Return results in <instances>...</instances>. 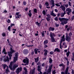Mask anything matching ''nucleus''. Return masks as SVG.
<instances>
[{
  "label": "nucleus",
  "instance_id": "62",
  "mask_svg": "<svg viewBox=\"0 0 74 74\" xmlns=\"http://www.w3.org/2000/svg\"><path fill=\"white\" fill-rule=\"evenodd\" d=\"M50 55H52V54H53V51H51L50 52Z\"/></svg>",
  "mask_w": 74,
  "mask_h": 74
},
{
  "label": "nucleus",
  "instance_id": "17",
  "mask_svg": "<svg viewBox=\"0 0 74 74\" xmlns=\"http://www.w3.org/2000/svg\"><path fill=\"white\" fill-rule=\"evenodd\" d=\"M60 52V49H59L58 48H56L54 50V52Z\"/></svg>",
  "mask_w": 74,
  "mask_h": 74
},
{
  "label": "nucleus",
  "instance_id": "46",
  "mask_svg": "<svg viewBox=\"0 0 74 74\" xmlns=\"http://www.w3.org/2000/svg\"><path fill=\"white\" fill-rule=\"evenodd\" d=\"M23 4L24 5H26V2L25 1H24L23 2Z\"/></svg>",
  "mask_w": 74,
  "mask_h": 74
},
{
  "label": "nucleus",
  "instance_id": "18",
  "mask_svg": "<svg viewBox=\"0 0 74 74\" xmlns=\"http://www.w3.org/2000/svg\"><path fill=\"white\" fill-rule=\"evenodd\" d=\"M3 53H4V54H5V55H6L7 52H6V51L5 49V48H3V51H2V53H3Z\"/></svg>",
  "mask_w": 74,
  "mask_h": 74
},
{
  "label": "nucleus",
  "instance_id": "34",
  "mask_svg": "<svg viewBox=\"0 0 74 74\" xmlns=\"http://www.w3.org/2000/svg\"><path fill=\"white\" fill-rule=\"evenodd\" d=\"M73 56L72 58V60L73 61H74V53L73 54Z\"/></svg>",
  "mask_w": 74,
  "mask_h": 74
},
{
  "label": "nucleus",
  "instance_id": "6",
  "mask_svg": "<svg viewBox=\"0 0 74 74\" xmlns=\"http://www.w3.org/2000/svg\"><path fill=\"white\" fill-rule=\"evenodd\" d=\"M14 56L15 57H14V63L16 62V61H17L18 60V53L17 52L15 53Z\"/></svg>",
  "mask_w": 74,
  "mask_h": 74
},
{
  "label": "nucleus",
  "instance_id": "30",
  "mask_svg": "<svg viewBox=\"0 0 74 74\" xmlns=\"http://www.w3.org/2000/svg\"><path fill=\"white\" fill-rule=\"evenodd\" d=\"M45 5L46 6H48L49 5V3L48 2H46L45 3Z\"/></svg>",
  "mask_w": 74,
  "mask_h": 74
},
{
  "label": "nucleus",
  "instance_id": "41",
  "mask_svg": "<svg viewBox=\"0 0 74 74\" xmlns=\"http://www.w3.org/2000/svg\"><path fill=\"white\" fill-rule=\"evenodd\" d=\"M37 65H38L39 66L41 65V63L40 62H39L37 64Z\"/></svg>",
  "mask_w": 74,
  "mask_h": 74
},
{
  "label": "nucleus",
  "instance_id": "63",
  "mask_svg": "<svg viewBox=\"0 0 74 74\" xmlns=\"http://www.w3.org/2000/svg\"><path fill=\"white\" fill-rule=\"evenodd\" d=\"M34 73H35V71H32V74H34Z\"/></svg>",
  "mask_w": 74,
  "mask_h": 74
},
{
  "label": "nucleus",
  "instance_id": "36",
  "mask_svg": "<svg viewBox=\"0 0 74 74\" xmlns=\"http://www.w3.org/2000/svg\"><path fill=\"white\" fill-rule=\"evenodd\" d=\"M69 37H71V36H72V35H73V34H72V33L70 32L69 34Z\"/></svg>",
  "mask_w": 74,
  "mask_h": 74
},
{
  "label": "nucleus",
  "instance_id": "31",
  "mask_svg": "<svg viewBox=\"0 0 74 74\" xmlns=\"http://www.w3.org/2000/svg\"><path fill=\"white\" fill-rule=\"evenodd\" d=\"M10 71L8 70V67L7 69H6V73H8V72H9Z\"/></svg>",
  "mask_w": 74,
  "mask_h": 74
},
{
  "label": "nucleus",
  "instance_id": "22",
  "mask_svg": "<svg viewBox=\"0 0 74 74\" xmlns=\"http://www.w3.org/2000/svg\"><path fill=\"white\" fill-rule=\"evenodd\" d=\"M28 15H29V16H30V17H31V16H32V13H31V10H29V13H28Z\"/></svg>",
  "mask_w": 74,
  "mask_h": 74
},
{
  "label": "nucleus",
  "instance_id": "23",
  "mask_svg": "<svg viewBox=\"0 0 74 74\" xmlns=\"http://www.w3.org/2000/svg\"><path fill=\"white\" fill-rule=\"evenodd\" d=\"M48 40H46L45 41H44V45H45V44H48Z\"/></svg>",
  "mask_w": 74,
  "mask_h": 74
},
{
  "label": "nucleus",
  "instance_id": "55",
  "mask_svg": "<svg viewBox=\"0 0 74 74\" xmlns=\"http://www.w3.org/2000/svg\"><path fill=\"white\" fill-rule=\"evenodd\" d=\"M45 66V64L44 63H43L42 65V66L43 67H44Z\"/></svg>",
  "mask_w": 74,
  "mask_h": 74
},
{
  "label": "nucleus",
  "instance_id": "5",
  "mask_svg": "<svg viewBox=\"0 0 74 74\" xmlns=\"http://www.w3.org/2000/svg\"><path fill=\"white\" fill-rule=\"evenodd\" d=\"M52 66L53 65L52 64L51 65L49 66V68L47 70V72L46 74H51V69H52Z\"/></svg>",
  "mask_w": 74,
  "mask_h": 74
},
{
  "label": "nucleus",
  "instance_id": "49",
  "mask_svg": "<svg viewBox=\"0 0 74 74\" xmlns=\"http://www.w3.org/2000/svg\"><path fill=\"white\" fill-rule=\"evenodd\" d=\"M36 25H38V26H39V25H40V23H39L38 22V21L36 22Z\"/></svg>",
  "mask_w": 74,
  "mask_h": 74
},
{
  "label": "nucleus",
  "instance_id": "60",
  "mask_svg": "<svg viewBox=\"0 0 74 74\" xmlns=\"http://www.w3.org/2000/svg\"><path fill=\"white\" fill-rule=\"evenodd\" d=\"M72 74H74V70L73 69H72Z\"/></svg>",
  "mask_w": 74,
  "mask_h": 74
},
{
  "label": "nucleus",
  "instance_id": "14",
  "mask_svg": "<svg viewBox=\"0 0 74 74\" xmlns=\"http://www.w3.org/2000/svg\"><path fill=\"white\" fill-rule=\"evenodd\" d=\"M44 51L45 52L44 54V56H47V54H48V50H47L46 49H45L44 50Z\"/></svg>",
  "mask_w": 74,
  "mask_h": 74
},
{
  "label": "nucleus",
  "instance_id": "13",
  "mask_svg": "<svg viewBox=\"0 0 74 74\" xmlns=\"http://www.w3.org/2000/svg\"><path fill=\"white\" fill-rule=\"evenodd\" d=\"M15 16L16 19H18L19 18V12H16Z\"/></svg>",
  "mask_w": 74,
  "mask_h": 74
},
{
  "label": "nucleus",
  "instance_id": "47",
  "mask_svg": "<svg viewBox=\"0 0 74 74\" xmlns=\"http://www.w3.org/2000/svg\"><path fill=\"white\" fill-rule=\"evenodd\" d=\"M50 19H51V18H48L47 17L46 18V19H47V21H48V22H49V21H50Z\"/></svg>",
  "mask_w": 74,
  "mask_h": 74
},
{
  "label": "nucleus",
  "instance_id": "45",
  "mask_svg": "<svg viewBox=\"0 0 74 74\" xmlns=\"http://www.w3.org/2000/svg\"><path fill=\"white\" fill-rule=\"evenodd\" d=\"M55 5L58 7H60V5H59V3H56L55 4Z\"/></svg>",
  "mask_w": 74,
  "mask_h": 74
},
{
  "label": "nucleus",
  "instance_id": "61",
  "mask_svg": "<svg viewBox=\"0 0 74 74\" xmlns=\"http://www.w3.org/2000/svg\"><path fill=\"white\" fill-rule=\"evenodd\" d=\"M39 7L40 9H42V5L41 4L39 5Z\"/></svg>",
  "mask_w": 74,
  "mask_h": 74
},
{
  "label": "nucleus",
  "instance_id": "2",
  "mask_svg": "<svg viewBox=\"0 0 74 74\" xmlns=\"http://www.w3.org/2000/svg\"><path fill=\"white\" fill-rule=\"evenodd\" d=\"M59 19L60 21H61V24L62 25H64V24L65 25L67 24L68 23V21H69V19L64 18H61L59 17Z\"/></svg>",
  "mask_w": 74,
  "mask_h": 74
},
{
  "label": "nucleus",
  "instance_id": "50",
  "mask_svg": "<svg viewBox=\"0 0 74 74\" xmlns=\"http://www.w3.org/2000/svg\"><path fill=\"white\" fill-rule=\"evenodd\" d=\"M68 4H69V5L70 6H71V2H70L69 1L68 2Z\"/></svg>",
  "mask_w": 74,
  "mask_h": 74
},
{
  "label": "nucleus",
  "instance_id": "24",
  "mask_svg": "<svg viewBox=\"0 0 74 74\" xmlns=\"http://www.w3.org/2000/svg\"><path fill=\"white\" fill-rule=\"evenodd\" d=\"M38 49H34V52L35 53V54H37V52L38 51Z\"/></svg>",
  "mask_w": 74,
  "mask_h": 74
},
{
  "label": "nucleus",
  "instance_id": "27",
  "mask_svg": "<svg viewBox=\"0 0 74 74\" xmlns=\"http://www.w3.org/2000/svg\"><path fill=\"white\" fill-rule=\"evenodd\" d=\"M51 4L52 5L51 6V9L53 7L55 6V3H51Z\"/></svg>",
  "mask_w": 74,
  "mask_h": 74
},
{
  "label": "nucleus",
  "instance_id": "52",
  "mask_svg": "<svg viewBox=\"0 0 74 74\" xmlns=\"http://www.w3.org/2000/svg\"><path fill=\"white\" fill-rule=\"evenodd\" d=\"M69 63H70V62L69 61L67 62V66H69Z\"/></svg>",
  "mask_w": 74,
  "mask_h": 74
},
{
  "label": "nucleus",
  "instance_id": "19",
  "mask_svg": "<svg viewBox=\"0 0 74 74\" xmlns=\"http://www.w3.org/2000/svg\"><path fill=\"white\" fill-rule=\"evenodd\" d=\"M50 15H52V16H56V15L54 13L53 11H52Z\"/></svg>",
  "mask_w": 74,
  "mask_h": 74
},
{
  "label": "nucleus",
  "instance_id": "33",
  "mask_svg": "<svg viewBox=\"0 0 74 74\" xmlns=\"http://www.w3.org/2000/svg\"><path fill=\"white\" fill-rule=\"evenodd\" d=\"M8 29L9 31H11V26H9L8 28Z\"/></svg>",
  "mask_w": 74,
  "mask_h": 74
},
{
  "label": "nucleus",
  "instance_id": "44",
  "mask_svg": "<svg viewBox=\"0 0 74 74\" xmlns=\"http://www.w3.org/2000/svg\"><path fill=\"white\" fill-rule=\"evenodd\" d=\"M34 12H35L36 13H37V9L35 8L34 9Z\"/></svg>",
  "mask_w": 74,
  "mask_h": 74
},
{
  "label": "nucleus",
  "instance_id": "15",
  "mask_svg": "<svg viewBox=\"0 0 74 74\" xmlns=\"http://www.w3.org/2000/svg\"><path fill=\"white\" fill-rule=\"evenodd\" d=\"M66 11L64 12V13L61 12L60 13L61 17H63V16H64V15L66 14Z\"/></svg>",
  "mask_w": 74,
  "mask_h": 74
},
{
  "label": "nucleus",
  "instance_id": "59",
  "mask_svg": "<svg viewBox=\"0 0 74 74\" xmlns=\"http://www.w3.org/2000/svg\"><path fill=\"white\" fill-rule=\"evenodd\" d=\"M41 34L42 36V37H44V34H45L44 33H41Z\"/></svg>",
  "mask_w": 74,
  "mask_h": 74
},
{
  "label": "nucleus",
  "instance_id": "56",
  "mask_svg": "<svg viewBox=\"0 0 74 74\" xmlns=\"http://www.w3.org/2000/svg\"><path fill=\"white\" fill-rule=\"evenodd\" d=\"M7 11L5 10L2 13H7Z\"/></svg>",
  "mask_w": 74,
  "mask_h": 74
},
{
  "label": "nucleus",
  "instance_id": "11",
  "mask_svg": "<svg viewBox=\"0 0 74 74\" xmlns=\"http://www.w3.org/2000/svg\"><path fill=\"white\" fill-rule=\"evenodd\" d=\"M60 8L62 9L63 11H64V12H65V10H66V8L65 7H64V6L62 5H61V6L60 7Z\"/></svg>",
  "mask_w": 74,
  "mask_h": 74
},
{
  "label": "nucleus",
  "instance_id": "53",
  "mask_svg": "<svg viewBox=\"0 0 74 74\" xmlns=\"http://www.w3.org/2000/svg\"><path fill=\"white\" fill-rule=\"evenodd\" d=\"M64 6L66 8H67V7H69V4H66V5H64Z\"/></svg>",
  "mask_w": 74,
  "mask_h": 74
},
{
  "label": "nucleus",
  "instance_id": "64",
  "mask_svg": "<svg viewBox=\"0 0 74 74\" xmlns=\"http://www.w3.org/2000/svg\"><path fill=\"white\" fill-rule=\"evenodd\" d=\"M61 74H66V73H65V72H62L61 73Z\"/></svg>",
  "mask_w": 74,
  "mask_h": 74
},
{
  "label": "nucleus",
  "instance_id": "4",
  "mask_svg": "<svg viewBox=\"0 0 74 74\" xmlns=\"http://www.w3.org/2000/svg\"><path fill=\"white\" fill-rule=\"evenodd\" d=\"M50 37H51V42H53L55 41V39L54 38V37H55V33L51 32L50 33Z\"/></svg>",
  "mask_w": 74,
  "mask_h": 74
},
{
  "label": "nucleus",
  "instance_id": "10",
  "mask_svg": "<svg viewBox=\"0 0 74 74\" xmlns=\"http://www.w3.org/2000/svg\"><path fill=\"white\" fill-rule=\"evenodd\" d=\"M64 37V35L62 37V39L61 40L60 42V45H61L62 43V42L65 41V38Z\"/></svg>",
  "mask_w": 74,
  "mask_h": 74
},
{
  "label": "nucleus",
  "instance_id": "57",
  "mask_svg": "<svg viewBox=\"0 0 74 74\" xmlns=\"http://www.w3.org/2000/svg\"><path fill=\"white\" fill-rule=\"evenodd\" d=\"M48 47V46L47 45H45V46H44V48H47Z\"/></svg>",
  "mask_w": 74,
  "mask_h": 74
},
{
  "label": "nucleus",
  "instance_id": "37",
  "mask_svg": "<svg viewBox=\"0 0 74 74\" xmlns=\"http://www.w3.org/2000/svg\"><path fill=\"white\" fill-rule=\"evenodd\" d=\"M70 52H68L66 53V56H67V57H68V56H69V55H70Z\"/></svg>",
  "mask_w": 74,
  "mask_h": 74
},
{
  "label": "nucleus",
  "instance_id": "12",
  "mask_svg": "<svg viewBox=\"0 0 74 74\" xmlns=\"http://www.w3.org/2000/svg\"><path fill=\"white\" fill-rule=\"evenodd\" d=\"M69 66H67L66 68V69L65 70V74H70L69 73H68V71H69Z\"/></svg>",
  "mask_w": 74,
  "mask_h": 74
},
{
  "label": "nucleus",
  "instance_id": "32",
  "mask_svg": "<svg viewBox=\"0 0 74 74\" xmlns=\"http://www.w3.org/2000/svg\"><path fill=\"white\" fill-rule=\"evenodd\" d=\"M7 22L8 23H11V20L9 19H8V20L7 21Z\"/></svg>",
  "mask_w": 74,
  "mask_h": 74
},
{
  "label": "nucleus",
  "instance_id": "7",
  "mask_svg": "<svg viewBox=\"0 0 74 74\" xmlns=\"http://www.w3.org/2000/svg\"><path fill=\"white\" fill-rule=\"evenodd\" d=\"M66 12L68 15H70V13H71L72 10L71 9L69 8L66 9Z\"/></svg>",
  "mask_w": 74,
  "mask_h": 74
},
{
  "label": "nucleus",
  "instance_id": "38",
  "mask_svg": "<svg viewBox=\"0 0 74 74\" xmlns=\"http://www.w3.org/2000/svg\"><path fill=\"white\" fill-rule=\"evenodd\" d=\"M42 14H43L44 15H45V10H44L42 11Z\"/></svg>",
  "mask_w": 74,
  "mask_h": 74
},
{
  "label": "nucleus",
  "instance_id": "28",
  "mask_svg": "<svg viewBox=\"0 0 74 74\" xmlns=\"http://www.w3.org/2000/svg\"><path fill=\"white\" fill-rule=\"evenodd\" d=\"M1 35L3 36V37H6V36H5V34L4 32Z\"/></svg>",
  "mask_w": 74,
  "mask_h": 74
},
{
  "label": "nucleus",
  "instance_id": "35",
  "mask_svg": "<svg viewBox=\"0 0 74 74\" xmlns=\"http://www.w3.org/2000/svg\"><path fill=\"white\" fill-rule=\"evenodd\" d=\"M59 66H60V67H61V66H63V67H64L65 66L63 64H60Z\"/></svg>",
  "mask_w": 74,
  "mask_h": 74
},
{
  "label": "nucleus",
  "instance_id": "51",
  "mask_svg": "<svg viewBox=\"0 0 74 74\" xmlns=\"http://www.w3.org/2000/svg\"><path fill=\"white\" fill-rule=\"evenodd\" d=\"M64 59L66 60L67 61H69V59H68V58H66V57H64Z\"/></svg>",
  "mask_w": 74,
  "mask_h": 74
},
{
  "label": "nucleus",
  "instance_id": "9",
  "mask_svg": "<svg viewBox=\"0 0 74 74\" xmlns=\"http://www.w3.org/2000/svg\"><path fill=\"white\" fill-rule=\"evenodd\" d=\"M29 60L27 57H25V59H24L23 60V62L24 63H29Z\"/></svg>",
  "mask_w": 74,
  "mask_h": 74
},
{
  "label": "nucleus",
  "instance_id": "1",
  "mask_svg": "<svg viewBox=\"0 0 74 74\" xmlns=\"http://www.w3.org/2000/svg\"><path fill=\"white\" fill-rule=\"evenodd\" d=\"M14 52H15V51L13 49H12V47H11L10 48V51L9 52H8V53L9 57V58H8V57L7 56L6 57V59H5L4 60V61L5 62H8L10 61V60H11V59L12 56V54L13 53H14Z\"/></svg>",
  "mask_w": 74,
  "mask_h": 74
},
{
  "label": "nucleus",
  "instance_id": "25",
  "mask_svg": "<svg viewBox=\"0 0 74 74\" xmlns=\"http://www.w3.org/2000/svg\"><path fill=\"white\" fill-rule=\"evenodd\" d=\"M3 65V69H5V68L6 67H7V65L6 64H3L2 65V66Z\"/></svg>",
  "mask_w": 74,
  "mask_h": 74
},
{
  "label": "nucleus",
  "instance_id": "54",
  "mask_svg": "<svg viewBox=\"0 0 74 74\" xmlns=\"http://www.w3.org/2000/svg\"><path fill=\"white\" fill-rule=\"evenodd\" d=\"M27 52H25L24 53V54H27V53H29V50H27Z\"/></svg>",
  "mask_w": 74,
  "mask_h": 74
},
{
  "label": "nucleus",
  "instance_id": "39",
  "mask_svg": "<svg viewBox=\"0 0 74 74\" xmlns=\"http://www.w3.org/2000/svg\"><path fill=\"white\" fill-rule=\"evenodd\" d=\"M15 26V24H13V23H11L10 24V27H12V26Z\"/></svg>",
  "mask_w": 74,
  "mask_h": 74
},
{
  "label": "nucleus",
  "instance_id": "29",
  "mask_svg": "<svg viewBox=\"0 0 74 74\" xmlns=\"http://www.w3.org/2000/svg\"><path fill=\"white\" fill-rule=\"evenodd\" d=\"M50 4H52V3H54V2H55V1H54V0H51L50 1Z\"/></svg>",
  "mask_w": 74,
  "mask_h": 74
},
{
  "label": "nucleus",
  "instance_id": "43",
  "mask_svg": "<svg viewBox=\"0 0 74 74\" xmlns=\"http://www.w3.org/2000/svg\"><path fill=\"white\" fill-rule=\"evenodd\" d=\"M16 73L17 74H19V68H18L17 69L16 71Z\"/></svg>",
  "mask_w": 74,
  "mask_h": 74
},
{
  "label": "nucleus",
  "instance_id": "42",
  "mask_svg": "<svg viewBox=\"0 0 74 74\" xmlns=\"http://www.w3.org/2000/svg\"><path fill=\"white\" fill-rule=\"evenodd\" d=\"M54 19L55 21H58V17H56Z\"/></svg>",
  "mask_w": 74,
  "mask_h": 74
},
{
  "label": "nucleus",
  "instance_id": "26",
  "mask_svg": "<svg viewBox=\"0 0 74 74\" xmlns=\"http://www.w3.org/2000/svg\"><path fill=\"white\" fill-rule=\"evenodd\" d=\"M22 71V67H20V68H19V73H20L21 71Z\"/></svg>",
  "mask_w": 74,
  "mask_h": 74
},
{
  "label": "nucleus",
  "instance_id": "58",
  "mask_svg": "<svg viewBox=\"0 0 74 74\" xmlns=\"http://www.w3.org/2000/svg\"><path fill=\"white\" fill-rule=\"evenodd\" d=\"M55 71H56L55 70H54L53 71V74H56V73H55Z\"/></svg>",
  "mask_w": 74,
  "mask_h": 74
},
{
  "label": "nucleus",
  "instance_id": "3",
  "mask_svg": "<svg viewBox=\"0 0 74 74\" xmlns=\"http://www.w3.org/2000/svg\"><path fill=\"white\" fill-rule=\"evenodd\" d=\"M12 63H13V62H12L11 61L10 63V65H9V67L11 70L14 71L16 67H18V65H17L16 64H15L13 65V67L12 68Z\"/></svg>",
  "mask_w": 74,
  "mask_h": 74
},
{
  "label": "nucleus",
  "instance_id": "21",
  "mask_svg": "<svg viewBox=\"0 0 74 74\" xmlns=\"http://www.w3.org/2000/svg\"><path fill=\"white\" fill-rule=\"evenodd\" d=\"M49 63H52V59L51 57L49 58Z\"/></svg>",
  "mask_w": 74,
  "mask_h": 74
},
{
  "label": "nucleus",
  "instance_id": "8",
  "mask_svg": "<svg viewBox=\"0 0 74 74\" xmlns=\"http://www.w3.org/2000/svg\"><path fill=\"white\" fill-rule=\"evenodd\" d=\"M66 40L67 41H68V42H69V41H70L71 40V38H70V37L68 36V33H66Z\"/></svg>",
  "mask_w": 74,
  "mask_h": 74
},
{
  "label": "nucleus",
  "instance_id": "20",
  "mask_svg": "<svg viewBox=\"0 0 74 74\" xmlns=\"http://www.w3.org/2000/svg\"><path fill=\"white\" fill-rule=\"evenodd\" d=\"M35 62L36 63H37L38 62V60H39V57H38L36 58H35Z\"/></svg>",
  "mask_w": 74,
  "mask_h": 74
},
{
  "label": "nucleus",
  "instance_id": "40",
  "mask_svg": "<svg viewBox=\"0 0 74 74\" xmlns=\"http://www.w3.org/2000/svg\"><path fill=\"white\" fill-rule=\"evenodd\" d=\"M47 18H51V16L49 14H47Z\"/></svg>",
  "mask_w": 74,
  "mask_h": 74
},
{
  "label": "nucleus",
  "instance_id": "48",
  "mask_svg": "<svg viewBox=\"0 0 74 74\" xmlns=\"http://www.w3.org/2000/svg\"><path fill=\"white\" fill-rule=\"evenodd\" d=\"M24 70H25V72H27V69H26V67H25L24 68Z\"/></svg>",
  "mask_w": 74,
  "mask_h": 74
},
{
  "label": "nucleus",
  "instance_id": "16",
  "mask_svg": "<svg viewBox=\"0 0 74 74\" xmlns=\"http://www.w3.org/2000/svg\"><path fill=\"white\" fill-rule=\"evenodd\" d=\"M49 31H53L55 30V28L50 27L49 29Z\"/></svg>",
  "mask_w": 74,
  "mask_h": 74
}]
</instances>
